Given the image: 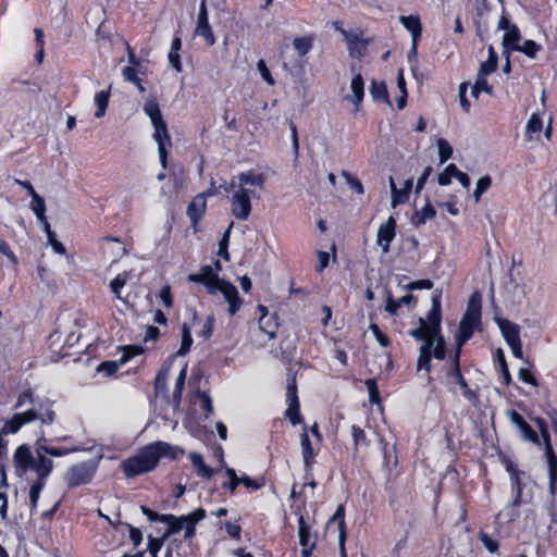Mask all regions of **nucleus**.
<instances>
[{"mask_svg":"<svg viewBox=\"0 0 557 557\" xmlns=\"http://www.w3.org/2000/svg\"><path fill=\"white\" fill-rule=\"evenodd\" d=\"M442 295L443 290L437 288L433 292L431 298V308L425 318L419 319V326L408 330V335L418 342H422L419 347L417 359V371H425L429 374V381L432 380V359L445 360L447 358V343L442 332Z\"/></svg>","mask_w":557,"mask_h":557,"instance_id":"obj_1","label":"nucleus"},{"mask_svg":"<svg viewBox=\"0 0 557 557\" xmlns=\"http://www.w3.org/2000/svg\"><path fill=\"white\" fill-rule=\"evenodd\" d=\"M183 454L184 450L180 447L158 441L145 445L138 454L124 459L121 462V469L124 475L131 479L154 470L162 458L176 460Z\"/></svg>","mask_w":557,"mask_h":557,"instance_id":"obj_2","label":"nucleus"},{"mask_svg":"<svg viewBox=\"0 0 557 557\" xmlns=\"http://www.w3.org/2000/svg\"><path fill=\"white\" fill-rule=\"evenodd\" d=\"M49 442H52V440L47 438L44 431H41L40 435L35 442V456L33 455L32 449L27 444H22L15 449L13 455V463L15 474L17 476H23L32 468H37L41 460L50 463V470H53L54 465L52 459L47 456H42V451H39V447H48Z\"/></svg>","mask_w":557,"mask_h":557,"instance_id":"obj_3","label":"nucleus"},{"mask_svg":"<svg viewBox=\"0 0 557 557\" xmlns=\"http://www.w3.org/2000/svg\"><path fill=\"white\" fill-rule=\"evenodd\" d=\"M461 352L451 351L448 355L447 363L443 367L445 374V384L448 389L456 393L454 385H458L462 391V396L471 404L475 405L479 401V395L475 391L470 388L466 377L461 372L460 366Z\"/></svg>","mask_w":557,"mask_h":557,"instance_id":"obj_4","label":"nucleus"},{"mask_svg":"<svg viewBox=\"0 0 557 557\" xmlns=\"http://www.w3.org/2000/svg\"><path fill=\"white\" fill-rule=\"evenodd\" d=\"M475 331H482V319L463 314L455 335V347L451 351L462 352V347L472 338Z\"/></svg>","mask_w":557,"mask_h":557,"instance_id":"obj_5","label":"nucleus"},{"mask_svg":"<svg viewBox=\"0 0 557 557\" xmlns=\"http://www.w3.org/2000/svg\"><path fill=\"white\" fill-rule=\"evenodd\" d=\"M286 401L287 409L285 410V418L293 425L305 424L304 418L300 413V403L298 398V389L295 374L287 380Z\"/></svg>","mask_w":557,"mask_h":557,"instance_id":"obj_6","label":"nucleus"},{"mask_svg":"<svg viewBox=\"0 0 557 557\" xmlns=\"http://www.w3.org/2000/svg\"><path fill=\"white\" fill-rule=\"evenodd\" d=\"M30 470H33L37 476L29 487L30 513H34L37 511L40 493L46 486L47 480L53 470H50V463L45 460H41L37 468H32Z\"/></svg>","mask_w":557,"mask_h":557,"instance_id":"obj_7","label":"nucleus"},{"mask_svg":"<svg viewBox=\"0 0 557 557\" xmlns=\"http://www.w3.org/2000/svg\"><path fill=\"white\" fill-rule=\"evenodd\" d=\"M510 484L512 499L506 507V517L508 521H515L517 518L520 517L519 508L521 507V505L528 504L532 497H530L529 499L523 498V491L525 484L522 482L521 475L510 478Z\"/></svg>","mask_w":557,"mask_h":557,"instance_id":"obj_8","label":"nucleus"},{"mask_svg":"<svg viewBox=\"0 0 557 557\" xmlns=\"http://www.w3.org/2000/svg\"><path fill=\"white\" fill-rule=\"evenodd\" d=\"M252 190L240 187L236 190L231 199L232 214L240 221L248 220L251 213V195Z\"/></svg>","mask_w":557,"mask_h":557,"instance_id":"obj_9","label":"nucleus"},{"mask_svg":"<svg viewBox=\"0 0 557 557\" xmlns=\"http://www.w3.org/2000/svg\"><path fill=\"white\" fill-rule=\"evenodd\" d=\"M96 468L89 462H81L72 466L66 473L69 487H77L89 484L95 475Z\"/></svg>","mask_w":557,"mask_h":557,"instance_id":"obj_10","label":"nucleus"},{"mask_svg":"<svg viewBox=\"0 0 557 557\" xmlns=\"http://www.w3.org/2000/svg\"><path fill=\"white\" fill-rule=\"evenodd\" d=\"M188 280L193 283L202 284L206 286L207 292L210 295L216 294V288L224 282V278H220L218 273L211 265H201L198 273L189 274Z\"/></svg>","mask_w":557,"mask_h":557,"instance_id":"obj_11","label":"nucleus"},{"mask_svg":"<svg viewBox=\"0 0 557 557\" xmlns=\"http://www.w3.org/2000/svg\"><path fill=\"white\" fill-rule=\"evenodd\" d=\"M152 125L154 128L153 138L158 144L160 162L163 169H165L168 164L166 146H171V136L168 131L166 122L163 119L152 123Z\"/></svg>","mask_w":557,"mask_h":557,"instance_id":"obj_12","label":"nucleus"},{"mask_svg":"<svg viewBox=\"0 0 557 557\" xmlns=\"http://www.w3.org/2000/svg\"><path fill=\"white\" fill-rule=\"evenodd\" d=\"M207 202H205L202 195H196L188 203L186 214L190 221V227L194 234L200 232V222L206 215Z\"/></svg>","mask_w":557,"mask_h":557,"instance_id":"obj_13","label":"nucleus"},{"mask_svg":"<svg viewBox=\"0 0 557 557\" xmlns=\"http://www.w3.org/2000/svg\"><path fill=\"white\" fill-rule=\"evenodd\" d=\"M396 218L394 215H389L388 219L383 224H381L377 230L376 244L385 253L389 251L391 244L396 237Z\"/></svg>","mask_w":557,"mask_h":557,"instance_id":"obj_14","label":"nucleus"},{"mask_svg":"<svg viewBox=\"0 0 557 557\" xmlns=\"http://www.w3.org/2000/svg\"><path fill=\"white\" fill-rule=\"evenodd\" d=\"M218 292H220L224 299L227 301L228 313L231 315H235L244 302L243 298L239 296L237 287L233 283L225 280L224 282H221V285L219 288H216V293Z\"/></svg>","mask_w":557,"mask_h":557,"instance_id":"obj_15","label":"nucleus"},{"mask_svg":"<svg viewBox=\"0 0 557 557\" xmlns=\"http://www.w3.org/2000/svg\"><path fill=\"white\" fill-rule=\"evenodd\" d=\"M508 417L510 421L521 431L523 437L529 442L539 445L540 436L533 430V428L525 421L522 414H520L517 410L511 409L508 412Z\"/></svg>","mask_w":557,"mask_h":557,"instance_id":"obj_16","label":"nucleus"},{"mask_svg":"<svg viewBox=\"0 0 557 557\" xmlns=\"http://www.w3.org/2000/svg\"><path fill=\"white\" fill-rule=\"evenodd\" d=\"M391 191H392V208H396L399 205L406 203L409 200L410 193L413 187V178L410 177L405 181L404 187L398 189L394 183V180L389 178Z\"/></svg>","mask_w":557,"mask_h":557,"instance_id":"obj_17","label":"nucleus"},{"mask_svg":"<svg viewBox=\"0 0 557 557\" xmlns=\"http://www.w3.org/2000/svg\"><path fill=\"white\" fill-rule=\"evenodd\" d=\"M306 506V499L302 502V507H298L294 510V513L298 516V537L301 547H306L311 544V527L307 523L306 518L302 513V509Z\"/></svg>","mask_w":557,"mask_h":557,"instance_id":"obj_18","label":"nucleus"},{"mask_svg":"<svg viewBox=\"0 0 557 557\" xmlns=\"http://www.w3.org/2000/svg\"><path fill=\"white\" fill-rule=\"evenodd\" d=\"M300 446L304 465H308V467H310V463H315L318 451L312 446L307 424H304L302 432L300 433Z\"/></svg>","mask_w":557,"mask_h":557,"instance_id":"obj_19","label":"nucleus"},{"mask_svg":"<svg viewBox=\"0 0 557 557\" xmlns=\"http://www.w3.org/2000/svg\"><path fill=\"white\" fill-rule=\"evenodd\" d=\"M497 324L507 345L521 341L518 324L507 319H497Z\"/></svg>","mask_w":557,"mask_h":557,"instance_id":"obj_20","label":"nucleus"},{"mask_svg":"<svg viewBox=\"0 0 557 557\" xmlns=\"http://www.w3.org/2000/svg\"><path fill=\"white\" fill-rule=\"evenodd\" d=\"M399 23L411 34V39H421L423 27L419 15H400Z\"/></svg>","mask_w":557,"mask_h":557,"instance_id":"obj_21","label":"nucleus"},{"mask_svg":"<svg viewBox=\"0 0 557 557\" xmlns=\"http://www.w3.org/2000/svg\"><path fill=\"white\" fill-rule=\"evenodd\" d=\"M333 25H334L335 29L341 32L343 34V36L345 37V39L347 41V45H348V50H349L350 55L354 57L356 54V49H357V45L358 44H361L363 51L366 50V46L368 45V40L362 39L361 35L352 34V33L344 29L342 27V22L341 21L334 22Z\"/></svg>","mask_w":557,"mask_h":557,"instance_id":"obj_22","label":"nucleus"},{"mask_svg":"<svg viewBox=\"0 0 557 557\" xmlns=\"http://www.w3.org/2000/svg\"><path fill=\"white\" fill-rule=\"evenodd\" d=\"M521 33L517 25H511L503 37V47L505 52L520 49Z\"/></svg>","mask_w":557,"mask_h":557,"instance_id":"obj_23","label":"nucleus"},{"mask_svg":"<svg viewBox=\"0 0 557 557\" xmlns=\"http://www.w3.org/2000/svg\"><path fill=\"white\" fill-rule=\"evenodd\" d=\"M189 459L191 461V465L197 473L198 476L202 479H210L214 474V469L209 467L203 457L198 453H191L189 455Z\"/></svg>","mask_w":557,"mask_h":557,"instance_id":"obj_24","label":"nucleus"},{"mask_svg":"<svg viewBox=\"0 0 557 557\" xmlns=\"http://www.w3.org/2000/svg\"><path fill=\"white\" fill-rule=\"evenodd\" d=\"M370 94L374 101H381L388 106L392 104L387 86L384 81H372L370 87Z\"/></svg>","mask_w":557,"mask_h":557,"instance_id":"obj_25","label":"nucleus"},{"mask_svg":"<svg viewBox=\"0 0 557 557\" xmlns=\"http://www.w3.org/2000/svg\"><path fill=\"white\" fill-rule=\"evenodd\" d=\"M435 216L436 210L428 199L425 206L420 211L414 212L411 218V223L418 227L425 224L428 220H432Z\"/></svg>","mask_w":557,"mask_h":557,"instance_id":"obj_26","label":"nucleus"},{"mask_svg":"<svg viewBox=\"0 0 557 557\" xmlns=\"http://www.w3.org/2000/svg\"><path fill=\"white\" fill-rule=\"evenodd\" d=\"M548 476V494L550 498H557V457L546 459Z\"/></svg>","mask_w":557,"mask_h":557,"instance_id":"obj_27","label":"nucleus"},{"mask_svg":"<svg viewBox=\"0 0 557 557\" xmlns=\"http://www.w3.org/2000/svg\"><path fill=\"white\" fill-rule=\"evenodd\" d=\"M38 412V420H40L41 424L50 425L55 421L57 414L53 410V403L50 400L42 401L36 408Z\"/></svg>","mask_w":557,"mask_h":557,"instance_id":"obj_28","label":"nucleus"},{"mask_svg":"<svg viewBox=\"0 0 557 557\" xmlns=\"http://www.w3.org/2000/svg\"><path fill=\"white\" fill-rule=\"evenodd\" d=\"M314 40L315 35L309 34L307 36L294 38L293 46L299 57H305L311 51Z\"/></svg>","mask_w":557,"mask_h":557,"instance_id":"obj_29","label":"nucleus"},{"mask_svg":"<svg viewBox=\"0 0 557 557\" xmlns=\"http://www.w3.org/2000/svg\"><path fill=\"white\" fill-rule=\"evenodd\" d=\"M162 523H166L168 528L163 533V539H168L171 535L177 534L183 530L182 516L177 517L173 513H165V518Z\"/></svg>","mask_w":557,"mask_h":557,"instance_id":"obj_30","label":"nucleus"},{"mask_svg":"<svg viewBox=\"0 0 557 557\" xmlns=\"http://www.w3.org/2000/svg\"><path fill=\"white\" fill-rule=\"evenodd\" d=\"M463 314L482 319V295L475 290L471 294Z\"/></svg>","mask_w":557,"mask_h":557,"instance_id":"obj_31","label":"nucleus"},{"mask_svg":"<svg viewBox=\"0 0 557 557\" xmlns=\"http://www.w3.org/2000/svg\"><path fill=\"white\" fill-rule=\"evenodd\" d=\"M240 185H252L263 187L265 183V175L263 173H255L253 171L242 172L238 175Z\"/></svg>","mask_w":557,"mask_h":557,"instance_id":"obj_32","label":"nucleus"},{"mask_svg":"<svg viewBox=\"0 0 557 557\" xmlns=\"http://www.w3.org/2000/svg\"><path fill=\"white\" fill-rule=\"evenodd\" d=\"M497 65L498 55L494 50L493 46H490L487 60L481 63L479 73L481 74V76H487L497 70Z\"/></svg>","mask_w":557,"mask_h":557,"instance_id":"obj_33","label":"nucleus"},{"mask_svg":"<svg viewBox=\"0 0 557 557\" xmlns=\"http://www.w3.org/2000/svg\"><path fill=\"white\" fill-rule=\"evenodd\" d=\"M337 524L338 535L345 534L347 535V527L345 522V505L339 504L333 513V516L327 521V527L331 528L332 524Z\"/></svg>","mask_w":557,"mask_h":557,"instance_id":"obj_34","label":"nucleus"},{"mask_svg":"<svg viewBox=\"0 0 557 557\" xmlns=\"http://www.w3.org/2000/svg\"><path fill=\"white\" fill-rule=\"evenodd\" d=\"M110 95H111L110 87L107 90H101L95 95V103L97 106L95 116L97 119L104 116L108 106H109Z\"/></svg>","mask_w":557,"mask_h":557,"instance_id":"obj_35","label":"nucleus"},{"mask_svg":"<svg viewBox=\"0 0 557 557\" xmlns=\"http://www.w3.org/2000/svg\"><path fill=\"white\" fill-rule=\"evenodd\" d=\"M495 361L498 363L499 372H500L502 377H503V384L505 386H509L512 383V377H511V374L509 372V369H508V366H507V361H506V358H505V354H504L502 348H498L496 350Z\"/></svg>","mask_w":557,"mask_h":557,"instance_id":"obj_36","label":"nucleus"},{"mask_svg":"<svg viewBox=\"0 0 557 557\" xmlns=\"http://www.w3.org/2000/svg\"><path fill=\"white\" fill-rule=\"evenodd\" d=\"M351 436L354 442V450L357 453L360 447H369L370 446V440L368 438L364 430L357 425H351Z\"/></svg>","mask_w":557,"mask_h":557,"instance_id":"obj_37","label":"nucleus"},{"mask_svg":"<svg viewBox=\"0 0 557 557\" xmlns=\"http://www.w3.org/2000/svg\"><path fill=\"white\" fill-rule=\"evenodd\" d=\"M195 35L202 37L208 47H212L216 42L214 33L209 22L196 24Z\"/></svg>","mask_w":557,"mask_h":557,"instance_id":"obj_38","label":"nucleus"},{"mask_svg":"<svg viewBox=\"0 0 557 557\" xmlns=\"http://www.w3.org/2000/svg\"><path fill=\"white\" fill-rule=\"evenodd\" d=\"M193 343H194V339L191 336L190 326L187 323H183L181 347L178 348L176 354L178 356L187 355L193 346Z\"/></svg>","mask_w":557,"mask_h":557,"instance_id":"obj_39","label":"nucleus"},{"mask_svg":"<svg viewBox=\"0 0 557 557\" xmlns=\"http://www.w3.org/2000/svg\"><path fill=\"white\" fill-rule=\"evenodd\" d=\"M350 87L354 95V102L359 104L364 97V82L360 73L352 77Z\"/></svg>","mask_w":557,"mask_h":557,"instance_id":"obj_40","label":"nucleus"},{"mask_svg":"<svg viewBox=\"0 0 557 557\" xmlns=\"http://www.w3.org/2000/svg\"><path fill=\"white\" fill-rule=\"evenodd\" d=\"M207 517V511L199 507L187 515H182L183 527H196L198 522Z\"/></svg>","mask_w":557,"mask_h":557,"instance_id":"obj_41","label":"nucleus"},{"mask_svg":"<svg viewBox=\"0 0 557 557\" xmlns=\"http://www.w3.org/2000/svg\"><path fill=\"white\" fill-rule=\"evenodd\" d=\"M39 451H42V456L47 457H63L67 456L72 453L78 451L77 447H55V446H48V447H39Z\"/></svg>","mask_w":557,"mask_h":557,"instance_id":"obj_42","label":"nucleus"},{"mask_svg":"<svg viewBox=\"0 0 557 557\" xmlns=\"http://www.w3.org/2000/svg\"><path fill=\"white\" fill-rule=\"evenodd\" d=\"M145 113L150 117L151 123L162 120V113L156 99H149L144 104Z\"/></svg>","mask_w":557,"mask_h":557,"instance_id":"obj_43","label":"nucleus"},{"mask_svg":"<svg viewBox=\"0 0 557 557\" xmlns=\"http://www.w3.org/2000/svg\"><path fill=\"white\" fill-rule=\"evenodd\" d=\"M542 50V46L532 39H525L522 45H520V49H516L515 51H519L524 53L530 59H535L537 53Z\"/></svg>","mask_w":557,"mask_h":557,"instance_id":"obj_44","label":"nucleus"},{"mask_svg":"<svg viewBox=\"0 0 557 557\" xmlns=\"http://www.w3.org/2000/svg\"><path fill=\"white\" fill-rule=\"evenodd\" d=\"M239 484H243L247 490L253 492L262 488L265 484L263 476L252 479L247 474H242L238 479Z\"/></svg>","mask_w":557,"mask_h":557,"instance_id":"obj_45","label":"nucleus"},{"mask_svg":"<svg viewBox=\"0 0 557 557\" xmlns=\"http://www.w3.org/2000/svg\"><path fill=\"white\" fill-rule=\"evenodd\" d=\"M22 426L23 424L17 413H15L11 419L7 420L0 429V435L15 434L22 429Z\"/></svg>","mask_w":557,"mask_h":557,"instance_id":"obj_46","label":"nucleus"},{"mask_svg":"<svg viewBox=\"0 0 557 557\" xmlns=\"http://www.w3.org/2000/svg\"><path fill=\"white\" fill-rule=\"evenodd\" d=\"M225 474L228 480L222 483V488L230 492L231 495L235 494L237 486L239 485V476L237 475L235 469L226 468Z\"/></svg>","mask_w":557,"mask_h":557,"instance_id":"obj_47","label":"nucleus"},{"mask_svg":"<svg viewBox=\"0 0 557 557\" xmlns=\"http://www.w3.org/2000/svg\"><path fill=\"white\" fill-rule=\"evenodd\" d=\"M215 325V317L213 313L208 314L205 322L201 325V329L197 332L198 337L203 338L205 341L209 339L214 330Z\"/></svg>","mask_w":557,"mask_h":557,"instance_id":"obj_48","label":"nucleus"},{"mask_svg":"<svg viewBox=\"0 0 557 557\" xmlns=\"http://www.w3.org/2000/svg\"><path fill=\"white\" fill-rule=\"evenodd\" d=\"M457 170H458V168L456 166V164H454V163L448 164L444 169V171L438 174L437 183L441 186H448L451 183V178L453 177L456 178Z\"/></svg>","mask_w":557,"mask_h":557,"instance_id":"obj_49","label":"nucleus"},{"mask_svg":"<svg viewBox=\"0 0 557 557\" xmlns=\"http://www.w3.org/2000/svg\"><path fill=\"white\" fill-rule=\"evenodd\" d=\"M123 354L120 358V363L125 364L136 356L144 354V348L138 345H126L122 347Z\"/></svg>","mask_w":557,"mask_h":557,"instance_id":"obj_50","label":"nucleus"},{"mask_svg":"<svg viewBox=\"0 0 557 557\" xmlns=\"http://www.w3.org/2000/svg\"><path fill=\"white\" fill-rule=\"evenodd\" d=\"M437 149H438V157H440L441 164H444L446 161H448L451 158L453 147L446 139L440 138L437 140Z\"/></svg>","mask_w":557,"mask_h":557,"instance_id":"obj_51","label":"nucleus"},{"mask_svg":"<svg viewBox=\"0 0 557 557\" xmlns=\"http://www.w3.org/2000/svg\"><path fill=\"white\" fill-rule=\"evenodd\" d=\"M492 178L490 175H484L480 177L476 182L475 189L473 191L474 200L480 201L482 195L491 187Z\"/></svg>","mask_w":557,"mask_h":557,"instance_id":"obj_52","label":"nucleus"},{"mask_svg":"<svg viewBox=\"0 0 557 557\" xmlns=\"http://www.w3.org/2000/svg\"><path fill=\"white\" fill-rule=\"evenodd\" d=\"M479 540L482 542L483 546L491 554H495L499 549V543L497 540L493 539L488 533L484 531H480Z\"/></svg>","mask_w":557,"mask_h":557,"instance_id":"obj_53","label":"nucleus"},{"mask_svg":"<svg viewBox=\"0 0 557 557\" xmlns=\"http://www.w3.org/2000/svg\"><path fill=\"white\" fill-rule=\"evenodd\" d=\"M342 176L345 178L348 186L358 195L364 194V187L359 178L350 174L348 171H342Z\"/></svg>","mask_w":557,"mask_h":557,"instance_id":"obj_54","label":"nucleus"},{"mask_svg":"<svg viewBox=\"0 0 557 557\" xmlns=\"http://www.w3.org/2000/svg\"><path fill=\"white\" fill-rule=\"evenodd\" d=\"M543 128L542 117L537 113H533L525 127V133L531 137L533 134H537Z\"/></svg>","mask_w":557,"mask_h":557,"instance_id":"obj_55","label":"nucleus"},{"mask_svg":"<svg viewBox=\"0 0 557 557\" xmlns=\"http://www.w3.org/2000/svg\"><path fill=\"white\" fill-rule=\"evenodd\" d=\"M123 76L125 81L135 84L140 91L145 90L143 86V79L138 77L137 70L134 66H125L123 69Z\"/></svg>","mask_w":557,"mask_h":557,"instance_id":"obj_56","label":"nucleus"},{"mask_svg":"<svg viewBox=\"0 0 557 557\" xmlns=\"http://www.w3.org/2000/svg\"><path fill=\"white\" fill-rule=\"evenodd\" d=\"M126 282H127V273L126 272L117 274L110 282V288L116 298L121 299V289L125 286Z\"/></svg>","mask_w":557,"mask_h":557,"instance_id":"obj_57","label":"nucleus"},{"mask_svg":"<svg viewBox=\"0 0 557 557\" xmlns=\"http://www.w3.org/2000/svg\"><path fill=\"white\" fill-rule=\"evenodd\" d=\"M0 253L8 258L9 262L15 268L18 265V258L11 249L10 244L0 237Z\"/></svg>","mask_w":557,"mask_h":557,"instance_id":"obj_58","label":"nucleus"},{"mask_svg":"<svg viewBox=\"0 0 557 557\" xmlns=\"http://www.w3.org/2000/svg\"><path fill=\"white\" fill-rule=\"evenodd\" d=\"M232 224L228 226L226 232L223 234L222 238L219 242V250L218 256L224 259L225 261L230 260V253H228V244H230V232H231Z\"/></svg>","mask_w":557,"mask_h":557,"instance_id":"obj_59","label":"nucleus"},{"mask_svg":"<svg viewBox=\"0 0 557 557\" xmlns=\"http://www.w3.org/2000/svg\"><path fill=\"white\" fill-rule=\"evenodd\" d=\"M164 541H165V539H163V536L153 537V536L149 535L146 552L149 553L150 557H158V554L161 550Z\"/></svg>","mask_w":557,"mask_h":557,"instance_id":"obj_60","label":"nucleus"},{"mask_svg":"<svg viewBox=\"0 0 557 557\" xmlns=\"http://www.w3.org/2000/svg\"><path fill=\"white\" fill-rule=\"evenodd\" d=\"M119 523L128 530L131 542L133 543L134 547H138L143 542V533L140 529L132 525L128 522L119 521Z\"/></svg>","mask_w":557,"mask_h":557,"instance_id":"obj_61","label":"nucleus"},{"mask_svg":"<svg viewBox=\"0 0 557 557\" xmlns=\"http://www.w3.org/2000/svg\"><path fill=\"white\" fill-rule=\"evenodd\" d=\"M369 329L382 347L387 348L391 345L389 337L380 329L376 323H371Z\"/></svg>","mask_w":557,"mask_h":557,"instance_id":"obj_62","label":"nucleus"},{"mask_svg":"<svg viewBox=\"0 0 557 557\" xmlns=\"http://www.w3.org/2000/svg\"><path fill=\"white\" fill-rule=\"evenodd\" d=\"M121 364L122 363H120V360L119 361H112V360L102 361L97 367V371L100 373H104V375H107V376H111L117 372L119 367Z\"/></svg>","mask_w":557,"mask_h":557,"instance_id":"obj_63","label":"nucleus"},{"mask_svg":"<svg viewBox=\"0 0 557 557\" xmlns=\"http://www.w3.org/2000/svg\"><path fill=\"white\" fill-rule=\"evenodd\" d=\"M166 381H168V369L161 368L154 377V389L156 393H162L166 389Z\"/></svg>","mask_w":557,"mask_h":557,"instance_id":"obj_64","label":"nucleus"}]
</instances>
